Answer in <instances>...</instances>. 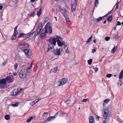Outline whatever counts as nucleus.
Segmentation results:
<instances>
[{"instance_id":"473e14b6","label":"nucleus","mask_w":123,"mask_h":123,"mask_svg":"<svg viewBox=\"0 0 123 123\" xmlns=\"http://www.w3.org/2000/svg\"><path fill=\"white\" fill-rule=\"evenodd\" d=\"M18 65V64L17 63H16L14 65V68L16 71L17 69Z\"/></svg>"},{"instance_id":"49530a36","label":"nucleus","mask_w":123,"mask_h":123,"mask_svg":"<svg viewBox=\"0 0 123 123\" xmlns=\"http://www.w3.org/2000/svg\"><path fill=\"white\" fill-rule=\"evenodd\" d=\"M94 71H95V72H97L98 70V68L96 67L94 68Z\"/></svg>"},{"instance_id":"ddd939ff","label":"nucleus","mask_w":123,"mask_h":123,"mask_svg":"<svg viewBox=\"0 0 123 123\" xmlns=\"http://www.w3.org/2000/svg\"><path fill=\"white\" fill-rule=\"evenodd\" d=\"M53 52L54 55H55L59 56L61 54L60 49H56L55 50L54 49Z\"/></svg>"},{"instance_id":"6e6d98bb","label":"nucleus","mask_w":123,"mask_h":123,"mask_svg":"<svg viewBox=\"0 0 123 123\" xmlns=\"http://www.w3.org/2000/svg\"><path fill=\"white\" fill-rule=\"evenodd\" d=\"M100 118V117L99 116H97L96 117V119L97 121H98Z\"/></svg>"},{"instance_id":"3c124183","label":"nucleus","mask_w":123,"mask_h":123,"mask_svg":"<svg viewBox=\"0 0 123 123\" xmlns=\"http://www.w3.org/2000/svg\"><path fill=\"white\" fill-rule=\"evenodd\" d=\"M35 104L34 103V101H32V102H31L30 103V105H34Z\"/></svg>"},{"instance_id":"2f4dec72","label":"nucleus","mask_w":123,"mask_h":123,"mask_svg":"<svg viewBox=\"0 0 123 123\" xmlns=\"http://www.w3.org/2000/svg\"><path fill=\"white\" fill-rule=\"evenodd\" d=\"M76 6H71V10L72 11V12H74L76 10Z\"/></svg>"},{"instance_id":"69168bd1","label":"nucleus","mask_w":123,"mask_h":123,"mask_svg":"<svg viewBox=\"0 0 123 123\" xmlns=\"http://www.w3.org/2000/svg\"><path fill=\"white\" fill-rule=\"evenodd\" d=\"M58 112H57L55 114V115L54 116H55H55H57V115H58Z\"/></svg>"},{"instance_id":"0e129e2a","label":"nucleus","mask_w":123,"mask_h":123,"mask_svg":"<svg viewBox=\"0 0 123 123\" xmlns=\"http://www.w3.org/2000/svg\"><path fill=\"white\" fill-rule=\"evenodd\" d=\"M96 39L94 40L93 41L95 43H96Z\"/></svg>"},{"instance_id":"393cba45","label":"nucleus","mask_w":123,"mask_h":123,"mask_svg":"<svg viewBox=\"0 0 123 123\" xmlns=\"http://www.w3.org/2000/svg\"><path fill=\"white\" fill-rule=\"evenodd\" d=\"M41 99V98L40 97H38L37 98L35 99L34 101V103L35 104L38 101H40Z\"/></svg>"},{"instance_id":"9b49d317","label":"nucleus","mask_w":123,"mask_h":123,"mask_svg":"<svg viewBox=\"0 0 123 123\" xmlns=\"http://www.w3.org/2000/svg\"><path fill=\"white\" fill-rule=\"evenodd\" d=\"M43 29L40 34V37L42 39L45 38L46 36L47 33Z\"/></svg>"},{"instance_id":"ea45409f","label":"nucleus","mask_w":123,"mask_h":123,"mask_svg":"<svg viewBox=\"0 0 123 123\" xmlns=\"http://www.w3.org/2000/svg\"><path fill=\"white\" fill-rule=\"evenodd\" d=\"M35 12H33L29 16L30 17H32L33 16L35 15Z\"/></svg>"},{"instance_id":"aec40b11","label":"nucleus","mask_w":123,"mask_h":123,"mask_svg":"<svg viewBox=\"0 0 123 123\" xmlns=\"http://www.w3.org/2000/svg\"><path fill=\"white\" fill-rule=\"evenodd\" d=\"M123 78V69L120 73L119 76V79H121Z\"/></svg>"},{"instance_id":"4468645a","label":"nucleus","mask_w":123,"mask_h":123,"mask_svg":"<svg viewBox=\"0 0 123 123\" xmlns=\"http://www.w3.org/2000/svg\"><path fill=\"white\" fill-rule=\"evenodd\" d=\"M89 123H95L94 121V119L92 116H90L88 118Z\"/></svg>"},{"instance_id":"dca6fc26","label":"nucleus","mask_w":123,"mask_h":123,"mask_svg":"<svg viewBox=\"0 0 123 123\" xmlns=\"http://www.w3.org/2000/svg\"><path fill=\"white\" fill-rule=\"evenodd\" d=\"M77 1L78 0H74V1H72L71 3V6H76Z\"/></svg>"},{"instance_id":"8fccbe9b","label":"nucleus","mask_w":123,"mask_h":123,"mask_svg":"<svg viewBox=\"0 0 123 123\" xmlns=\"http://www.w3.org/2000/svg\"><path fill=\"white\" fill-rule=\"evenodd\" d=\"M117 24L116 25L117 26L118 25H121V23H120L119 21H118L117 22Z\"/></svg>"},{"instance_id":"09e8293b","label":"nucleus","mask_w":123,"mask_h":123,"mask_svg":"<svg viewBox=\"0 0 123 123\" xmlns=\"http://www.w3.org/2000/svg\"><path fill=\"white\" fill-rule=\"evenodd\" d=\"M34 33V32H32V33H30L29 35V37H32L33 35V34Z\"/></svg>"},{"instance_id":"1a4fd4ad","label":"nucleus","mask_w":123,"mask_h":123,"mask_svg":"<svg viewBox=\"0 0 123 123\" xmlns=\"http://www.w3.org/2000/svg\"><path fill=\"white\" fill-rule=\"evenodd\" d=\"M24 49V48H22V51L24 52L25 53L26 55L28 56H30L31 55L32 52L30 49Z\"/></svg>"},{"instance_id":"9d476101","label":"nucleus","mask_w":123,"mask_h":123,"mask_svg":"<svg viewBox=\"0 0 123 123\" xmlns=\"http://www.w3.org/2000/svg\"><path fill=\"white\" fill-rule=\"evenodd\" d=\"M108 114V109L107 108H106L105 109L103 114V117L104 119H107L108 118V117H109Z\"/></svg>"},{"instance_id":"79ce46f5","label":"nucleus","mask_w":123,"mask_h":123,"mask_svg":"<svg viewBox=\"0 0 123 123\" xmlns=\"http://www.w3.org/2000/svg\"><path fill=\"white\" fill-rule=\"evenodd\" d=\"M88 101V99L87 98H85L84 99H83L82 101V102H86L87 101Z\"/></svg>"},{"instance_id":"f704fd0d","label":"nucleus","mask_w":123,"mask_h":123,"mask_svg":"<svg viewBox=\"0 0 123 123\" xmlns=\"http://www.w3.org/2000/svg\"><path fill=\"white\" fill-rule=\"evenodd\" d=\"M56 39H57V40H62V38L61 36H57L56 37Z\"/></svg>"},{"instance_id":"f257e3e1","label":"nucleus","mask_w":123,"mask_h":123,"mask_svg":"<svg viewBox=\"0 0 123 123\" xmlns=\"http://www.w3.org/2000/svg\"><path fill=\"white\" fill-rule=\"evenodd\" d=\"M31 64L28 63V65L23 66L19 73V77L21 79H24L28 75L31 74L32 71Z\"/></svg>"},{"instance_id":"37998d69","label":"nucleus","mask_w":123,"mask_h":123,"mask_svg":"<svg viewBox=\"0 0 123 123\" xmlns=\"http://www.w3.org/2000/svg\"><path fill=\"white\" fill-rule=\"evenodd\" d=\"M58 68L57 67H55L54 68V72L55 73L56 71L58 70Z\"/></svg>"},{"instance_id":"cd10ccee","label":"nucleus","mask_w":123,"mask_h":123,"mask_svg":"<svg viewBox=\"0 0 123 123\" xmlns=\"http://www.w3.org/2000/svg\"><path fill=\"white\" fill-rule=\"evenodd\" d=\"M92 36H91V37L88 38L86 42V44H88L90 42V41L92 38Z\"/></svg>"},{"instance_id":"338daca9","label":"nucleus","mask_w":123,"mask_h":123,"mask_svg":"<svg viewBox=\"0 0 123 123\" xmlns=\"http://www.w3.org/2000/svg\"><path fill=\"white\" fill-rule=\"evenodd\" d=\"M63 45L64 46V47L65 48L67 47V46L66 45H65V44H64V45Z\"/></svg>"},{"instance_id":"a19ab883","label":"nucleus","mask_w":123,"mask_h":123,"mask_svg":"<svg viewBox=\"0 0 123 123\" xmlns=\"http://www.w3.org/2000/svg\"><path fill=\"white\" fill-rule=\"evenodd\" d=\"M71 101L69 99V100H68L66 101H65V103L67 105H68V104L70 103V102Z\"/></svg>"},{"instance_id":"2eb2a0df","label":"nucleus","mask_w":123,"mask_h":123,"mask_svg":"<svg viewBox=\"0 0 123 123\" xmlns=\"http://www.w3.org/2000/svg\"><path fill=\"white\" fill-rule=\"evenodd\" d=\"M56 41H57L58 45L59 46H62L63 45H64L65 43L64 42H62L60 40H56Z\"/></svg>"},{"instance_id":"c03bdc74","label":"nucleus","mask_w":123,"mask_h":123,"mask_svg":"<svg viewBox=\"0 0 123 123\" xmlns=\"http://www.w3.org/2000/svg\"><path fill=\"white\" fill-rule=\"evenodd\" d=\"M102 19V17H100L99 18L97 19V21L98 22H99V21L101 20Z\"/></svg>"},{"instance_id":"6ab92c4d","label":"nucleus","mask_w":123,"mask_h":123,"mask_svg":"<svg viewBox=\"0 0 123 123\" xmlns=\"http://www.w3.org/2000/svg\"><path fill=\"white\" fill-rule=\"evenodd\" d=\"M18 34V33H14L13 35L12 36L11 40H15L16 38V36Z\"/></svg>"},{"instance_id":"e2e57ef3","label":"nucleus","mask_w":123,"mask_h":123,"mask_svg":"<svg viewBox=\"0 0 123 123\" xmlns=\"http://www.w3.org/2000/svg\"><path fill=\"white\" fill-rule=\"evenodd\" d=\"M3 6H0V10H1L3 8Z\"/></svg>"},{"instance_id":"f3484780","label":"nucleus","mask_w":123,"mask_h":123,"mask_svg":"<svg viewBox=\"0 0 123 123\" xmlns=\"http://www.w3.org/2000/svg\"><path fill=\"white\" fill-rule=\"evenodd\" d=\"M6 79H1L0 80V84L2 83L6 85Z\"/></svg>"},{"instance_id":"a878e982","label":"nucleus","mask_w":123,"mask_h":123,"mask_svg":"<svg viewBox=\"0 0 123 123\" xmlns=\"http://www.w3.org/2000/svg\"><path fill=\"white\" fill-rule=\"evenodd\" d=\"M99 4L98 0H95V2L94 6L95 7H97Z\"/></svg>"},{"instance_id":"0eeeda50","label":"nucleus","mask_w":123,"mask_h":123,"mask_svg":"<svg viewBox=\"0 0 123 123\" xmlns=\"http://www.w3.org/2000/svg\"><path fill=\"white\" fill-rule=\"evenodd\" d=\"M42 24H39V25L37 29L35 32V35L37 36L40 33L42 30L43 28Z\"/></svg>"},{"instance_id":"c9c22d12","label":"nucleus","mask_w":123,"mask_h":123,"mask_svg":"<svg viewBox=\"0 0 123 123\" xmlns=\"http://www.w3.org/2000/svg\"><path fill=\"white\" fill-rule=\"evenodd\" d=\"M110 100V99H107L104 100V101L105 103H108Z\"/></svg>"},{"instance_id":"423d86ee","label":"nucleus","mask_w":123,"mask_h":123,"mask_svg":"<svg viewBox=\"0 0 123 123\" xmlns=\"http://www.w3.org/2000/svg\"><path fill=\"white\" fill-rule=\"evenodd\" d=\"M18 45V46L20 47H19V48L21 51H22V48H24V49H27V48L29 47V45L27 43L19 44Z\"/></svg>"},{"instance_id":"39448f33","label":"nucleus","mask_w":123,"mask_h":123,"mask_svg":"<svg viewBox=\"0 0 123 123\" xmlns=\"http://www.w3.org/2000/svg\"><path fill=\"white\" fill-rule=\"evenodd\" d=\"M68 79L66 78L62 79L57 82V85L59 86H62L67 83L68 81Z\"/></svg>"},{"instance_id":"bf43d9fd","label":"nucleus","mask_w":123,"mask_h":123,"mask_svg":"<svg viewBox=\"0 0 123 123\" xmlns=\"http://www.w3.org/2000/svg\"><path fill=\"white\" fill-rule=\"evenodd\" d=\"M49 20L48 18V17H46L45 18V21L47 22Z\"/></svg>"},{"instance_id":"4be33fe9","label":"nucleus","mask_w":123,"mask_h":123,"mask_svg":"<svg viewBox=\"0 0 123 123\" xmlns=\"http://www.w3.org/2000/svg\"><path fill=\"white\" fill-rule=\"evenodd\" d=\"M42 13V9L40 8L39 10L37 12V16L39 17L40 16L41 14Z\"/></svg>"},{"instance_id":"052dcab7","label":"nucleus","mask_w":123,"mask_h":123,"mask_svg":"<svg viewBox=\"0 0 123 123\" xmlns=\"http://www.w3.org/2000/svg\"><path fill=\"white\" fill-rule=\"evenodd\" d=\"M48 113L46 112L44 113V115H48Z\"/></svg>"},{"instance_id":"72a5a7b5","label":"nucleus","mask_w":123,"mask_h":123,"mask_svg":"<svg viewBox=\"0 0 123 123\" xmlns=\"http://www.w3.org/2000/svg\"><path fill=\"white\" fill-rule=\"evenodd\" d=\"M92 60L91 59H90L89 60H88L87 62L88 64L90 65L92 63Z\"/></svg>"},{"instance_id":"a18cd8bd","label":"nucleus","mask_w":123,"mask_h":123,"mask_svg":"<svg viewBox=\"0 0 123 123\" xmlns=\"http://www.w3.org/2000/svg\"><path fill=\"white\" fill-rule=\"evenodd\" d=\"M110 39V37H107L105 38V39L106 41H108Z\"/></svg>"},{"instance_id":"5701e85b","label":"nucleus","mask_w":123,"mask_h":123,"mask_svg":"<svg viewBox=\"0 0 123 123\" xmlns=\"http://www.w3.org/2000/svg\"><path fill=\"white\" fill-rule=\"evenodd\" d=\"M112 15H111L108 17L107 18V20L109 21L110 22L112 21Z\"/></svg>"},{"instance_id":"774afa93","label":"nucleus","mask_w":123,"mask_h":123,"mask_svg":"<svg viewBox=\"0 0 123 123\" xmlns=\"http://www.w3.org/2000/svg\"><path fill=\"white\" fill-rule=\"evenodd\" d=\"M106 20L104 21L103 22V23L104 24H105L106 23Z\"/></svg>"},{"instance_id":"a211bd4d","label":"nucleus","mask_w":123,"mask_h":123,"mask_svg":"<svg viewBox=\"0 0 123 123\" xmlns=\"http://www.w3.org/2000/svg\"><path fill=\"white\" fill-rule=\"evenodd\" d=\"M118 47L117 46H114L112 49L111 51V52L113 54L115 52L117 49Z\"/></svg>"},{"instance_id":"f03ea898","label":"nucleus","mask_w":123,"mask_h":123,"mask_svg":"<svg viewBox=\"0 0 123 123\" xmlns=\"http://www.w3.org/2000/svg\"><path fill=\"white\" fill-rule=\"evenodd\" d=\"M50 43L48 44L47 51L49 52H53L54 50V46H55L56 42V39L55 38H53L50 37L49 40Z\"/></svg>"},{"instance_id":"864d4df0","label":"nucleus","mask_w":123,"mask_h":123,"mask_svg":"<svg viewBox=\"0 0 123 123\" xmlns=\"http://www.w3.org/2000/svg\"><path fill=\"white\" fill-rule=\"evenodd\" d=\"M118 34H116L115 35L114 38L115 39L118 38Z\"/></svg>"},{"instance_id":"58836bf2","label":"nucleus","mask_w":123,"mask_h":123,"mask_svg":"<svg viewBox=\"0 0 123 123\" xmlns=\"http://www.w3.org/2000/svg\"><path fill=\"white\" fill-rule=\"evenodd\" d=\"M112 76V75L111 74H108L106 75V77L108 78H110Z\"/></svg>"},{"instance_id":"c756f323","label":"nucleus","mask_w":123,"mask_h":123,"mask_svg":"<svg viewBox=\"0 0 123 123\" xmlns=\"http://www.w3.org/2000/svg\"><path fill=\"white\" fill-rule=\"evenodd\" d=\"M33 117H30L28 118L27 120V122L28 123L30 122L31 120L32 119Z\"/></svg>"},{"instance_id":"13d9d810","label":"nucleus","mask_w":123,"mask_h":123,"mask_svg":"<svg viewBox=\"0 0 123 123\" xmlns=\"http://www.w3.org/2000/svg\"><path fill=\"white\" fill-rule=\"evenodd\" d=\"M6 62H3L2 63V65L3 66H5L6 65Z\"/></svg>"},{"instance_id":"603ef678","label":"nucleus","mask_w":123,"mask_h":123,"mask_svg":"<svg viewBox=\"0 0 123 123\" xmlns=\"http://www.w3.org/2000/svg\"><path fill=\"white\" fill-rule=\"evenodd\" d=\"M122 81L121 80V79H119V80L118 81V82L117 83L118 84H120L121 83H122Z\"/></svg>"},{"instance_id":"4c0bfd02","label":"nucleus","mask_w":123,"mask_h":123,"mask_svg":"<svg viewBox=\"0 0 123 123\" xmlns=\"http://www.w3.org/2000/svg\"><path fill=\"white\" fill-rule=\"evenodd\" d=\"M114 9L113 8L111 10V11H110L107 14H106L105 15V17H107L108 16V15L110 14H111V11L112 10H114Z\"/></svg>"},{"instance_id":"f8f14e48","label":"nucleus","mask_w":123,"mask_h":123,"mask_svg":"<svg viewBox=\"0 0 123 123\" xmlns=\"http://www.w3.org/2000/svg\"><path fill=\"white\" fill-rule=\"evenodd\" d=\"M13 77L12 76H7L6 78V82L8 83L12 82L13 81Z\"/></svg>"},{"instance_id":"bb28decb","label":"nucleus","mask_w":123,"mask_h":123,"mask_svg":"<svg viewBox=\"0 0 123 123\" xmlns=\"http://www.w3.org/2000/svg\"><path fill=\"white\" fill-rule=\"evenodd\" d=\"M5 119L6 120H8L10 119V116L9 115H6L5 117Z\"/></svg>"},{"instance_id":"4d7b16f0","label":"nucleus","mask_w":123,"mask_h":123,"mask_svg":"<svg viewBox=\"0 0 123 123\" xmlns=\"http://www.w3.org/2000/svg\"><path fill=\"white\" fill-rule=\"evenodd\" d=\"M66 52L67 53H69L70 52L69 50L68 49V48H67L66 49Z\"/></svg>"},{"instance_id":"b1692460","label":"nucleus","mask_w":123,"mask_h":123,"mask_svg":"<svg viewBox=\"0 0 123 123\" xmlns=\"http://www.w3.org/2000/svg\"><path fill=\"white\" fill-rule=\"evenodd\" d=\"M25 35V34L23 33H19V35L17 37L18 38H21L24 36Z\"/></svg>"},{"instance_id":"7c9ffc66","label":"nucleus","mask_w":123,"mask_h":123,"mask_svg":"<svg viewBox=\"0 0 123 123\" xmlns=\"http://www.w3.org/2000/svg\"><path fill=\"white\" fill-rule=\"evenodd\" d=\"M19 103L17 102L15 103L14 104H13L12 105V106L13 107H17L18 106Z\"/></svg>"},{"instance_id":"6e6552de","label":"nucleus","mask_w":123,"mask_h":123,"mask_svg":"<svg viewBox=\"0 0 123 123\" xmlns=\"http://www.w3.org/2000/svg\"><path fill=\"white\" fill-rule=\"evenodd\" d=\"M22 90L20 88H18L17 89H15L12 93V96H15L20 93V92Z\"/></svg>"},{"instance_id":"20e7f679","label":"nucleus","mask_w":123,"mask_h":123,"mask_svg":"<svg viewBox=\"0 0 123 123\" xmlns=\"http://www.w3.org/2000/svg\"><path fill=\"white\" fill-rule=\"evenodd\" d=\"M48 34H51L52 33V31L49 23H47L44 29H43Z\"/></svg>"},{"instance_id":"e433bc0d","label":"nucleus","mask_w":123,"mask_h":123,"mask_svg":"<svg viewBox=\"0 0 123 123\" xmlns=\"http://www.w3.org/2000/svg\"><path fill=\"white\" fill-rule=\"evenodd\" d=\"M18 27V26H17L14 29V33H18V32H17V29Z\"/></svg>"},{"instance_id":"5fc2aeb1","label":"nucleus","mask_w":123,"mask_h":123,"mask_svg":"<svg viewBox=\"0 0 123 123\" xmlns=\"http://www.w3.org/2000/svg\"><path fill=\"white\" fill-rule=\"evenodd\" d=\"M96 51V50L95 49H93L92 50V53H94Z\"/></svg>"},{"instance_id":"7ed1b4c3","label":"nucleus","mask_w":123,"mask_h":123,"mask_svg":"<svg viewBox=\"0 0 123 123\" xmlns=\"http://www.w3.org/2000/svg\"><path fill=\"white\" fill-rule=\"evenodd\" d=\"M59 12H61L63 14V16L65 17L66 22L67 23L70 21L69 19L68 16L66 13V10L65 8H62L61 7H60L59 8Z\"/></svg>"},{"instance_id":"680f3d73","label":"nucleus","mask_w":123,"mask_h":123,"mask_svg":"<svg viewBox=\"0 0 123 123\" xmlns=\"http://www.w3.org/2000/svg\"><path fill=\"white\" fill-rule=\"evenodd\" d=\"M17 74V73H13V75L15 76H16Z\"/></svg>"},{"instance_id":"c85d7f7f","label":"nucleus","mask_w":123,"mask_h":123,"mask_svg":"<svg viewBox=\"0 0 123 123\" xmlns=\"http://www.w3.org/2000/svg\"><path fill=\"white\" fill-rule=\"evenodd\" d=\"M6 85L0 83V88H4L6 86Z\"/></svg>"},{"instance_id":"de8ad7c7","label":"nucleus","mask_w":123,"mask_h":123,"mask_svg":"<svg viewBox=\"0 0 123 123\" xmlns=\"http://www.w3.org/2000/svg\"><path fill=\"white\" fill-rule=\"evenodd\" d=\"M119 2L118 1H117V3L116 4V9H118V3H119Z\"/></svg>"},{"instance_id":"412c9836","label":"nucleus","mask_w":123,"mask_h":123,"mask_svg":"<svg viewBox=\"0 0 123 123\" xmlns=\"http://www.w3.org/2000/svg\"><path fill=\"white\" fill-rule=\"evenodd\" d=\"M55 117L54 116H50L47 119V120L49 121L50 122V121L51 120H53L54 119H55Z\"/></svg>"}]
</instances>
